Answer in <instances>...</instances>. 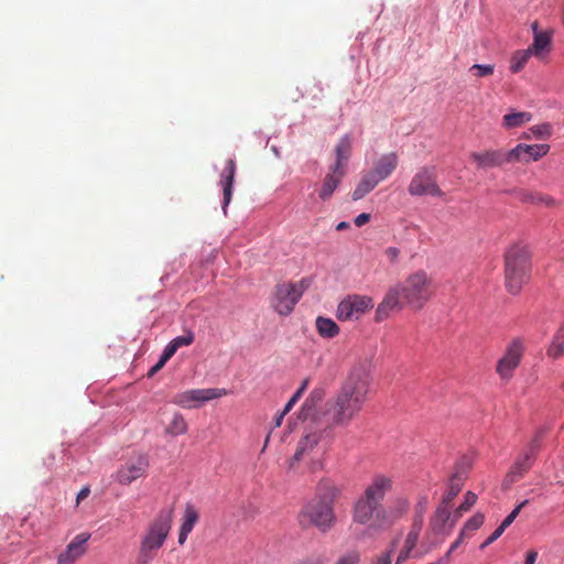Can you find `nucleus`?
<instances>
[{
	"instance_id": "obj_1",
	"label": "nucleus",
	"mask_w": 564,
	"mask_h": 564,
	"mask_svg": "<svg viewBox=\"0 0 564 564\" xmlns=\"http://www.w3.org/2000/svg\"><path fill=\"white\" fill-rule=\"evenodd\" d=\"M370 367L357 365L350 371L336 397L327 402L328 427L347 426L361 411L372 381Z\"/></svg>"
},
{
	"instance_id": "obj_2",
	"label": "nucleus",
	"mask_w": 564,
	"mask_h": 564,
	"mask_svg": "<svg viewBox=\"0 0 564 564\" xmlns=\"http://www.w3.org/2000/svg\"><path fill=\"white\" fill-rule=\"evenodd\" d=\"M433 295V281L424 270L410 274L402 283L391 288L376 311V321L381 322L393 310L409 306L421 310Z\"/></svg>"
},
{
	"instance_id": "obj_3",
	"label": "nucleus",
	"mask_w": 564,
	"mask_h": 564,
	"mask_svg": "<svg viewBox=\"0 0 564 564\" xmlns=\"http://www.w3.org/2000/svg\"><path fill=\"white\" fill-rule=\"evenodd\" d=\"M392 487L393 481L390 477L376 475L354 505V521L359 524H368L373 520L372 527L382 529V523L389 522L382 502Z\"/></svg>"
},
{
	"instance_id": "obj_4",
	"label": "nucleus",
	"mask_w": 564,
	"mask_h": 564,
	"mask_svg": "<svg viewBox=\"0 0 564 564\" xmlns=\"http://www.w3.org/2000/svg\"><path fill=\"white\" fill-rule=\"evenodd\" d=\"M338 489L329 479H323L316 488V497L308 502L300 513L303 525H314L321 531H328L335 522L333 503Z\"/></svg>"
},
{
	"instance_id": "obj_5",
	"label": "nucleus",
	"mask_w": 564,
	"mask_h": 564,
	"mask_svg": "<svg viewBox=\"0 0 564 564\" xmlns=\"http://www.w3.org/2000/svg\"><path fill=\"white\" fill-rule=\"evenodd\" d=\"M172 522L173 509H162L158 512L141 535L137 557L138 564H149L155 558L169 536Z\"/></svg>"
},
{
	"instance_id": "obj_6",
	"label": "nucleus",
	"mask_w": 564,
	"mask_h": 564,
	"mask_svg": "<svg viewBox=\"0 0 564 564\" xmlns=\"http://www.w3.org/2000/svg\"><path fill=\"white\" fill-rule=\"evenodd\" d=\"M530 252L525 246L514 245L506 253V288L511 294H518L530 279Z\"/></svg>"
},
{
	"instance_id": "obj_7",
	"label": "nucleus",
	"mask_w": 564,
	"mask_h": 564,
	"mask_svg": "<svg viewBox=\"0 0 564 564\" xmlns=\"http://www.w3.org/2000/svg\"><path fill=\"white\" fill-rule=\"evenodd\" d=\"M398 166V155L394 152L383 154L375 163L373 167L364 173L351 194L354 200L364 198L379 183L387 180Z\"/></svg>"
},
{
	"instance_id": "obj_8",
	"label": "nucleus",
	"mask_w": 564,
	"mask_h": 564,
	"mask_svg": "<svg viewBox=\"0 0 564 564\" xmlns=\"http://www.w3.org/2000/svg\"><path fill=\"white\" fill-rule=\"evenodd\" d=\"M328 429V425L322 417H314L313 421L305 427L302 437L300 438L296 451L292 458L289 460V469L296 471L297 464L312 455L314 449L322 441L323 433Z\"/></svg>"
},
{
	"instance_id": "obj_9",
	"label": "nucleus",
	"mask_w": 564,
	"mask_h": 564,
	"mask_svg": "<svg viewBox=\"0 0 564 564\" xmlns=\"http://www.w3.org/2000/svg\"><path fill=\"white\" fill-rule=\"evenodd\" d=\"M310 282L305 279L296 283H283L275 288L272 306L280 315H289L302 297Z\"/></svg>"
},
{
	"instance_id": "obj_10",
	"label": "nucleus",
	"mask_w": 564,
	"mask_h": 564,
	"mask_svg": "<svg viewBox=\"0 0 564 564\" xmlns=\"http://www.w3.org/2000/svg\"><path fill=\"white\" fill-rule=\"evenodd\" d=\"M541 435L542 432H538L530 443L519 453L506 475L503 481L505 486H510L519 481L532 468L541 446Z\"/></svg>"
},
{
	"instance_id": "obj_11",
	"label": "nucleus",
	"mask_w": 564,
	"mask_h": 564,
	"mask_svg": "<svg viewBox=\"0 0 564 564\" xmlns=\"http://www.w3.org/2000/svg\"><path fill=\"white\" fill-rule=\"evenodd\" d=\"M227 394L225 389H192L176 393L172 402L183 409L198 408L202 403L221 398Z\"/></svg>"
},
{
	"instance_id": "obj_12",
	"label": "nucleus",
	"mask_w": 564,
	"mask_h": 564,
	"mask_svg": "<svg viewBox=\"0 0 564 564\" xmlns=\"http://www.w3.org/2000/svg\"><path fill=\"white\" fill-rule=\"evenodd\" d=\"M408 191L412 196L430 195L442 197L444 195L443 191L436 183L434 170L426 166L415 173L410 182Z\"/></svg>"
},
{
	"instance_id": "obj_13",
	"label": "nucleus",
	"mask_w": 564,
	"mask_h": 564,
	"mask_svg": "<svg viewBox=\"0 0 564 564\" xmlns=\"http://www.w3.org/2000/svg\"><path fill=\"white\" fill-rule=\"evenodd\" d=\"M372 306L373 302L369 296L348 295L338 304L336 316L339 321L359 319Z\"/></svg>"
},
{
	"instance_id": "obj_14",
	"label": "nucleus",
	"mask_w": 564,
	"mask_h": 564,
	"mask_svg": "<svg viewBox=\"0 0 564 564\" xmlns=\"http://www.w3.org/2000/svg\"><path fill=\"white\" fill-rule=\"evenodd\" d=\"M469 469L470 465L465 459L460 460L455 465L454 471L449 476L448 481L446 484V489L440 505L451 508L453 500L462 491L464 487Z\"/></svg>"
},
{
	"instance_id": "obj_15",
	"label": "nucleus",
	"mask_w": 564,
	"mask_h": 564,
	"mask_svg": "<svg viewBox=\"0 0 564 564\" xmlns=\"http://www.w3.org/2000/svg\"><path fill=\"white\" fill-rule=\"evenodd\" d=\"M149 467L145 455L139 454L128 459L116 474V479L121 485H130L132 481L144 477Z\"/></svg>"
},
{
	"instance_id": "obj_16",
	"label": "nucleus",
	"mask_w": 564,
	"mask_h": 564,
	"mask_svg": "<svg viewBox=\"0 0 564 564\" xmlns=\"http://www.w3.org/2000/svg\"><path fill=\"white\" fill-rule=\"evenodd\" d=\"M522 346L518 340L512 341L497 364V372L502 379H510L522 358Z\"/></svg>"
},
{
	"instance_id": "obj_17",
	"label": "nucleus",
	"mask_w": 564,
	"mask_h": 564,
	"mask_svg": "<svg viewBox=\"0 0 564 564\" xmlns=\"http://www.w3.org/2000/svg\"><path fill=\"white\" fill-rule=\"evenodd\" d=\"M549 150V144L519 143L516 148L508 151V156L511 163H529L543 158L547 154Z\"/></svg>"
},
{
	"instance_id": "obj_18",
	"label": "nucleus",
	"mask_w": 564,
	"mask_h": 564,
	"mask_svg": "<svg viewBox=\"0 0 564 564\" xmlns=\"http://www.w3.org/2000/svg\"><path fill=\"white\" fill-rule=\"evenodd\" d=\"M90 539L89 533H79L73 541L66 546L65 551L62 552L57 557V564H74L79 557H82L87 550L86 543Z\"/></svg>"
},
{
	"instance_id": "obj_19",
	"label": "nucleus",
	"mask_w": 564,
	"mask_h": 564,
	"mask_svg": "<svg viewBox=\"0 0 564 564\" xmlns=\"http://www.w3.org/2000/svg\"><path fill=\"white\" fill-rule=\"evenodd\" d=\"M470 158L477 164L478 169H491L502 166L506 163H511L508 156V151L503 150L473 152Z\"/></svg>"
},
{
	"instance_id": "obj_20",
	"label": "nucleus",
	"mask_w": 564,
	"mask_h": 564,
	"mask_svg": "<svg viewBox=\"0 0 564 564\" xmlns=\"http://www.w3.org/2000/svg\"><path fill=\"white\" fill-rule=\"evenodd\" d=\"M236 175V162L234 159H228L226 161V166L220 175V184L223 185V209L226 213V208L229 205L232 196V185Z\"/></svg>"
},
{
	"instance_id": "obj_21",
	"label": "nucleus",
	"mask_w": 564,
	"mask_h": 564,
	"mask_svg": "<svg viewBox=\"0 0 564 564\" xmlns=\"http://www.w3.org/2000/svg\"><path fill=\"white\" fill-rule=\"evenodd\" d=\"M198 510L193 505L186 503L178 532V543L181 545L185 543L188 534L193 531L195 524L198 522Z\"/></svg>"
},
{
	"instance_id": "obj_22",
	"label": "nucleus",
	"mask_w": 564,
	"mask_h": 564,
	"mask_svg": "<svg viewBox=\"0 0 564 564\" xmlns=\"http://www.w3.org/2000/svg\"><path fill=\"white\" fill-rule=\"evenodd\" d=\"M346 171H335V167L329 169V173L324 178L322 188L318 193V196L322 200H327L330 198L339 183L341 182Z\"/></svg>"
},
{
	"instance_id": "obj_23",
	"label": "nucleus",
	"mask_w": 564,
	"mask_h": 564,
	"mask_svg": "<svg viewBox=\"0 0 564 564\" xmlns=\"http://www.w3.org/2000/svg\"><path fill=\"white\" fill-rule=\"evenodd\" d=\"M449 520V508L440 505L430 519V528L435 534H448L451 531L446 530V524L451 522Z\"/></svg>"
},
{
	"instance_id": "obj_24",
	"label": "nucleus",
	"mask_w": 564,
	"mask_h": 564,
	"mask_svg": "<svg viewBox=\"0 0 564 564\" xmlns=\"http://www.w3.org/2000/svg\"><path fill=\"white\" fill-rule=\"evenodd\" d=\"M351 148V138L348 134L341 137L335 149L336 162L332 165V167H335V171H346V163L350 158Z\"/></svg>"
},
{
	"instance_id": "obj_25",
	"label": "nucleus",
	"mask_w": 564,
	"mask_h": 564,
	"mask_svg": "<svg viewBox=\"0 0 564 564\" xmlns=\"http://www.w3.org/2000/svg\"><path fill=\"white\" fill-rule=\"evenodd\" d=\"M534 30V39L528 48H532V54L542 56L543 53L549 52L551 48V35L547 32H538V23L532 25Z\"/></svg>"
},
{
	"instance_id": "obj_26",
	"label": "nucleus",
	"mask_w": 564,
	"mask_h": 564,
	"mask_svg": "<svg viewBox=\"0 0 564 564\" xmlns=\"http://www.w3.org/2000/svg\"><path fill=\"white\" fill-rule=\"evenodd\" d=\"M410 502L405 498H398L386 510L388 513V523H382V528L392 525L394 521L402 518L409 510Z\"/></svg>"
},
{
	"instance_id": "obj_27",
	"label": "nucleus",
	"mask_w": 564,
	"mask_h": 564,
	"mask_svg": "<svg viewBox=\"0 0 564 564\" xmlns=\"http://www.w3.org/2000/svg\"><path fill=\"white\" fill-rule=\"evenodd\" d=\"M315 326L318 335L323 338H334L339 334L338 325L328 317L318 316Z\"/></svg>"
},
{
	"instance_id": "obj_28",
	"label": "nucleus",
	"mask_w": 564,
	"mask_h": 564,
	"mask_svg": "<svg viewBox=\"0 0 564 564\" xmlns=\"http://www.w3.org/2000/svg\"><path fill=\"white\" fill-rule=\"evenodd\" d=\"M532 56V48L516 51L510 59V70L513 74L521 72Z\"/></svg>"
},
{
	"instance_id": "obj_29",
	"label": "nucleus",
	"mask_w": 564,
	"mask_h": 564,
	"mask_svg": "<svg viewBox=\"0 0 564 564\" xmlns=\"http://www.w3.org/2000/svg\"><path fill=\"white\" fill-rule=\"evenodd\" d=\"M532 115L527 111L511 112L503 116V126L508 129L521 127L529 122Z\"/></svg>"
},
{
	"instance_id": "obj_30",
	"label": "nucleus",
	"mask_w": 564,
	"mask_h": 564,
	"mask_svg": "<svg viewBox=\"0 0 564 564\" xmlns=\"http://www.w3.org/2000/svg\"><path fill=\"white\" fill-rule=\"evenodd\" d=\"M546 354L549 357L554 359L564 355V326L561 327L557 334L554 336Z\"/></svg>"
},
{
	"instance_id": "obj_31",
	"label": "nucleus",
	"mask_w": 564,
	"mask_h": 564,
	"mask_svg": "<svg viewBox=\"0 0 564 564\" xmlns=\"http://www.w3.org/2000/svg\"><path fill=\"white\" fill-rule=\"evenodd\" d=\"M166 433L171 435H183L187 432V423L181 413H175L166 427Z\"/></svg>"
},
{
	"instance_id": "obj_32",
	"label": "nucleus",
	"mask_w": 564,
	"mask_h": 564,
	"mask_svg": "<svg viewBox=\"0 0 564 564\" xmlns=\"http://www.w3.org/2000/svg\"><path fill=\"white\" fill-rule=\"evenodd\" d=\"M422 525L423 524H421V520H414L412 529L408 533L406 539L404 541V545L408 546V549L415 547L421 533Z\"/></svg>"
},
{
	"instance_id": "obj_33",
	"label": "nucleus",
	"mask_w": 564,
	"mask_h": 564,
	"mask_svg": "<svg viewBox=\"0 0 564 564\" xmlns=\"http://www.w3.org/2000/svg\"><path fill=\"white\" fill-rule=\"evenodd\" d=\"M485 516L481 512L475 513L466 521L460 532L466 535L469 531H476L484 524Z\"/></svg>"
},
{
	"instance_id": "obj_34",
	"label": "nucleus",
	"mask_w": 564,
	"mask_h": 564,
	"mask_svg": "<svg viewBox=\"0 0 564 564\" xmlns=\"http://www.w3.org/2000/svg\"><path fill=\"white\" fill-rule=\"evenodd\" d=\"M494 70L495 65L491 64H474L469 68V73H471L477 78L490 76L494 74Z\"/></svg>"
},
{
	"instance_id": "obj_35",
	"label": "nucleus",
	"mask_w": 564,
	"mask_h": 564,
	"mask_svg": "<svg viewBox=\"0 0 564 564\" xmlns=\"http://www.w3.org/2000/svg\"><path fill=\"white\" fill-rule=\"evenodd\" d=\"M465 534L464 532H460L458 538L452 543V545L449 546L448 551L446 552V554L444 556H442L441 558H438L436 562L434 563H431V564H448L449 563V560H451V554L459 547V545L463 543L464 539H465Z\"/></svg>"
},
{
	"instance_id": "obj_36",
	"label": "nucleus",
	"mask_w": 564,
	"mask_h": 564,
	"mask_svg": "<svg viewBox=\"0 0 564 564\" xmlns=\"http://www.w3.org/2000/svg\"><path fill=\"white\" fill-rule=\"evenodd\" d=\"M530 131L538 139H549L552 134V126L550 123H542L532 127Z\"/></svg>"
},
{
	"instance_id": "obj_37",
	"label": "nucleus",
	"mask_w": 564,
	"mask_h": 564,
	"mask_svg": "<svg viewBox=\"0 0 564 564\" xmlns=\"http://www.w3.org/2000/svg\"><path fill=\"white\" fill-rule=\"evenodd\" d=\"M195 339L194 333L192 330H186L184 335L177 336L171 341L174 344L176 349L183 347V346H189L193 344Z\"/></svg>"
},
{
	"instance_id": "obj_38",
	"label": "nucleus",
	"mask_w": 564,
	"mask_h": 564,
	"mask_svg": "<svg viewBox=\"0 0 564 564\" xmlns=\"http://www.w3.org/2000/svg\"><path fill=\"white\" fill-rule=\"evenodd\" d=\"M360 562V553L357 550H351L343 554L335 564H358Z\"/></svg>"
},
{
	"instance_id": "obj_39",
	"label": "nucleus",
	"mask_w": 564,
	"mask_h": 564,
	"mask_svg": "<svg viewBox=\"0 0 564 564\" xmlns=\"http://www.w3.org/2000/svg\"><path fill=\"white\" fill-rule=\"evenodd\" d=\"M429 499L427 496L420 497L416 506H415V519L414 520H421V524H423L424 513L427 509Z\"/></svg>"
},
{
	"instance_id": "obj_40",
	"label": "nucleus",
	"mask_w": 564,
	"mask_h": 564,
	"mask_svg": "<svg viewBox=\"0 0 564 564\" xmlns=\"http://www.w3.org/2000/svg\"><path fill=\"white\" fill-rule=\"evenodd\" d=\"M527 500L522 501L520 505H518L510 514L507 516V518L501 522L500 527L506 530L518 517L521 509L527 505Z\"/></svg>"
},
{
	"instance_id": "obj_41",
	"label": "nucleus",
	"mask_w": 564,
	"mask_h": 564,
	"mask_svg": "<svg viewBox=\"0 0 564 564\" xmlns=\"http://www.w3.org/2000/svg\"><path fill=\"white\" fill-rule=\"evenodd\" d=\"M397 541L392 542L391 549L371 561L370 564H391V555L394 552Z\"/></svg>"
},
{
	"instance_id": "obj_42",
	"label": "nucleus",
	"mask_w": 564,
	"mask_h": 564,
	"mask_svg": "<svg viewBox=\"0 0 564 564\" xmlns=\"http://www.w3.org/2000/svg\"><path fill=\"white\" fill-rule=\"evenodd\" d=\"M477 495L473 491H467L464 497V501L459 505L460 510L466 512L476 503Z\"/></svg>"
},
{
	"instance_id": "obj_43",
	"label": "nucleus",
	"mask_w": 564,
	"mask_h": 564,
	"mask_svg": "<svg viewBox=\"0 0 564 564\" xmlns=\"http://www.w3.org/2000/svg\"><path fill=\"white\" fill-rule=\"evenodd\" d=\"M505 532V530L499 525L486 540L485 542L480 545V550H484L486 549L488 545H490L491 543H494L496 540H498L502 533Z\"/></svg>"
},
{
	"instance_id": "obj_44",
	"label": "nucleus",
	"mask_w": 564,
	"mask_h": 564,
	"mask_svg": "<svg viewBox=\"0 0 564 564\" xmlns=\"http://www.w3.org/2000/svg\"><path fill=\"white\" fill-rule=\"evenodd\" d=\"M384 254L391 263H395L400 257V249L397 247H388L384 250Z\"/></svg>"
},
{
	"instance_id": "obj_45",
	"label": "nucleus",
	"mask_w": 564,
	"mask_h": 564,
	"mask_svg": "<svg viewBox=\"0 0 564 564\" xmlns=\"http://www.w3.org/2000/svg\"><path fill=\"white\" fill-rule=\"evenodd\" d=\"M177 351L176 347L172 341L167 344V346L164 348L163 354L161 355V358L165 361H169Z\"/></svg>"
},
{
	"instance_id": "obj_46",
	"label": "nucleus",
	"mask_w": 564,
	"mask_h": 564,
	"mask_svg": "<svg viewBox=\"0 0 564 564\" xmlns=\"http://www.w3.org/2000/svg\"><path fill=\"white\" fill-rule=\"evenodd\" d=\"M523 202H543L545 203L546 205H551L554 203L553 198L551 197H540V198H536L535 196H533L532 194H525L522 198Z\"/></svg>"
},
{
	"instance_id": "obj_47",
	"label": "nucleus",
	"mask_w": 564,
	"mask_h": 564,
	"mask_svg": "<svg viewBox=\"0 0 564 564\" xmlns=\"http://www.w3.org/2000/svg\"><path fill=\"white\" fill-rule=\"evenodd\" d=\"M308 387V379H304L300 386V388L295 391V393L292 395L291 400L296 403L300 398L302 397L303 392L307 389Z\"/></svg>"
},
{
	"instance_id": "obj_48",
	"label": "nucleus",
	"mask_w": 564,
	"mask_h": 564,
	"mask_svg": "<svg viewBox=\"0 0 564 564\" xmlns=\"http://www.w3.org/2000/svg\"><path fill=\"white\" fill-rule=\"evenodd\" d=\"M413 549H408V546L403 545L400 551L395 564H403L409 557Z\"/></svg>"
},
{
	"instance_id": "obj_49",
	"label": "nucleus",
	"mask_w": 564,
	"mask_h": 564,
	"mask_svg": "<svg viewBox=\"0 0 564 564\" xmlns=\"http://www.w3.org/2000/svg\"><path fill=\"white\" fill-rule=\"evenodd\" d=\"M466 511L465 510H460V507L458 506L454 512H453V516L451 514V523H449V527H448V531L452 530V528L455 525V523L458 521V519L462 518V516L465 513Z\"/></svg>"
},
{
	"instance_id": "obj_50",
	"label": "nucleus",
	"mask_w": 564,
	"mask_h": 564,
	"mask_svg": "<svg viewBox=\"0 0 564 564\" xmlns=\"http://www.w3.org/2000/svg\"><path fill=\"white\" fill-rule=\"evenodd\" d=\"M370 220V214H367V213H361L360 215H358L355 219H354V223L357 227H362L364 225H366L368 221Z\"/></svg>"
},
{
	"instance_id": "obj_51",
	"label": "nucleus",
	"mask_w": 564,
	"mask_h": 564,
	"mask_svg": "<svg viewBox=\"0 0 564 564\" xmlns=\"http://www.w3.org/2000/svg\"><path fill=\"white\" fill-rule=\"evenodd\" d=\"M315 398H316V399H319V394H317V393L314 391V392H312V393H311L310 399H307V400L304 402V404H303V406H302V413H304V412H308V411H310V409L312 408L311 402H313V400H314Z\"/></svg>"
},
{
	"instance_id": "obj_52",
	"label": "nucleus",
	"mask_w": 564,
	"mask_h": 564,
	"mask_svg": "<svg viewBox=\"0 0 564 564\" xmlns=\"http://www.w3.org/2000/svg\"><path fill=\"white\" fill-rule=\"evenodd\" d=\"M167 361L163 360L161 357L159 359V361L149 370V377H152L154 376L158 371H160L164 365L166 364Z\"/></svg>"
},
{
	"instance_id": "obj_53",
	"label": "nucleus",
	"mask_w": 564,
	"mask_h": 564,
	"mask_svg": "<svg viewBox=\"0 0 564 564\" xmlns=\"http://www.w3.org/2000/svg\"><path fill=\"white\" fill-rule=\"evenodd\" d=\"M89 494H90V489L88 487L82 488L80 491L77 494V498H76L77 505H79L82 500L86 499Z\"/></svg>"
},
{
	"instance_id": "obj_54",
	"label": "nucleus",
	"mask_w": 564,
	"mask_h": 564,
	"mask_svg": "<svg viewBox=\"0 0 564 564\" xmlns=\"http://www.w3.org/2000/svg\"><path fill=\"white\" fill-rule=\"evenodd\" d=\"M538 557V552L534 550H531L527 553L525 562L524 564H534Z\"/></svg>"
},
{
	"instance_id": "obj_55",
	"label": "nucleus",
	"mask_w": 564,
	"mask_h": 564,
	"mask_svg": "<svg viewBox=\"0 0 564 564\" xmlns=\"http://www.w3.org/2000/svg\"><path fill=\"white\" fill-rule=\"evenodd\" d=\"M284 415H285V413H283V411H281L280 413H278L275 415V417H274V426L275 427H279L282 424Z\"/></svg>"
},
{
	"instance_id": "obj_56",
	"label": "nucleus",
	"mask_w": 564,
	"mask_h": 564,
	"mask_svg": "<svg viewBox=\"0 0 564 564\" xmlns=\"http://www.w3.org/2000/svg\"><path fill=\"white\" fill-rule=\"evenodd\" d=\"M349 227H350L349 223L340 221L339 224H337L336 230L341 231V230L348 229Z\"/></svg>"
},
{
	"instance_id": "obj_57",
	"label": "nucleus",
	"mask_w": 564,
	"mask_h": 564,
	"mask_svg": "<svg viewBox=\"0 0 564 564\" xmlns=\"http://www.w3.org/2000/svg\"><path fill=\"white\" fill-rule=\"evenodd\" d=\"M55 460V457L53 454H48L46 458H44V463L51 467Z\"/></svg>"
},
{
	"instance_id": "obj_58",
	"label": "nucleus",
	"mask_w": 564,
	"mask_h": 564,
	"mask_svg": "<svg viewBox=\"0 0 564 564\" xmlns=\"http://www.w3.org/2000/svg\"><path fill=\"white\" fill-rule=\"evenodd\" d=\"M294 402L290 399L289 402L285 404L284 409L282 410L283 413H289L291 409L294 406Z\"/></svg>"
},
{
	"instance_id": "obj_59",
	"label": "nucleus",
	"mask_w": 564,
	"mask_h": 564,
	"mask_svg": "<svg viewBox=\"0 0 564 564\" xmlns=\"http://www.w3.org/2000/svg\"><path fill=\"white\" fill-rule=\"evenodd\" d=\"M562 389H564V382L562 383Z\"/></svg>"
}]
</instances>
